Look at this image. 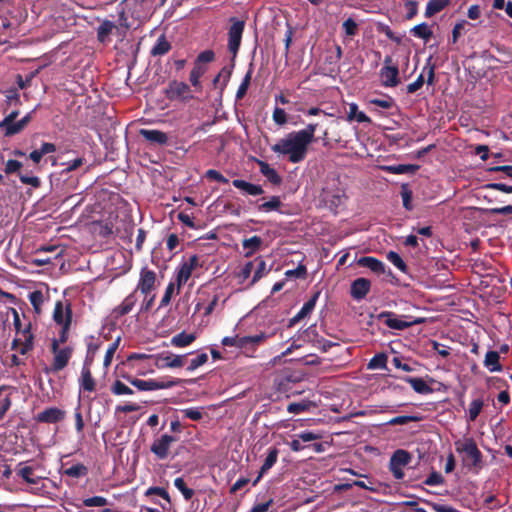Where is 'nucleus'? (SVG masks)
Masks as SVG:
<instances>
[{
    "label": "nucleus",
    "instance_id": "55",
    "mask_svg": "<svg viewBox=\"0 0 512 512\" xmlns=\"http://www.w3.org/2000/svg\"><path fill=\"white\" fill-rule=\"evenodd\" d=\"M86 507H103L108 504V500L102 496H94L83 500Z\"/></svg>",
    "mask_w": 512,
    "mask_h": 512
},
{
    "label": "nucleus",
    "instance_id": "60",
    "mask_svg": "<svg viewBox=\"0 0 512 512\" xmlns=\"http://www.w3.org/2000/svg\"><path fill=\"white\" fill-rule=\"evenodd\" d=\"M342 27L345 31V34L349 37H353L357 34L358 25L352 18L345 20L342 24Z\"/></svg>",
    "mask_w": 512,
    "mask_h": 512
},
{
    "label": "nucleus",
    "instance_id": "53",
    "mask_svg": "<svg viewBox=\"0 0 512 512\" xmlns=\"http://www.w3.org/2000/svg\"><path fill=\"white\" fill-rule=\"evenodd\" d=\"M120 343V337H118L110 346L108 347L105 357H104V366L105 368H108L112 362V359L114 357V354L119 346Z\"/></svg>",
    "mask_w": 512,
    "mask_h": 512
},
{
    "label": "nucleus",
    "instance_id": "1",
    "mask_svg": "<svg viewBox=\"0 0 512 512\" xmlns=\"http://www.w3.org/2000/svg\"><path fill=\"white\" fill-rule=\"evenodd\" d=\"M308 147L309 144L295 131L280 139L271 149L277 154L287 155L290 162L298 163L305 159Z\"/></svg>",
    "mask_w": 512,
    "mask_h": 512
},
{
    "label": "nucleus",
    "instance_id": "36",
    "mask_svg": "<svg viewBox=\"0 0 512 512\" xmlns=\"http://www.w3.org/2000/svg\"><path fill=\"white\" fill-rule=\"evenodd\" d=\"M347 119L348 121L356 120L358 123L370 122V118L364 112L359 111L355 103L349 104Z\"/></svg>",
    "mask_w": 512,
    "mask_h": 512
},
{
    "label": "nucleus",
    "instance_id": "8",
    "mask_svg": "<svg viewBox=\"0 0 512 512\" xmlns=\"http://www.w3.org/2000/svg\"><path fill=\"white\" fill-rule=\"evenodd\" d=\"M243 30L244 22L232 19V25L230 26L228 32V49L233 54V57H235L238 53Z\"/></svg>",
    "mask_w": 512,
    "mask_h": 512
},
{
    "label": "nucleus",
    "instance_id": "48",
    "mask_svg": "<svg viewBox=\"0 0 512 512\" xmlns=\"http://www.w3.org/2000/svg\"><path fill=\"white\" fill-rule=\"evenodd\" d=\"M382 169L392 174H406L413 172L415 170V167L413 165L399 164L384 166Z\"/></svg>",
    "mask_w": 512,
    "mask_h": 512
},
{
    "label": "nucleus",
    "instance_id": "44",
    "mask_svg": "<svg viewBox=\"0 0 512 512\" xmlns=\"http://www.w3.org/2000/svg\"><path fill=\"white\" fill-rule=\"evenodd\" d=\"M252 72L253 69L252 67H250L247 73L245 74L240 86L238 87V90L236 92V99H242L247 93L252 78Z\"/></svg>",
    "mask_w": 512,
    "mask_h": 512
},
{
    "label": "nucleus",
    "instance_id": "47",
    "mask_svg": "<svg viewBox=\"0 0 512 512\" xmlns=\"http://www.w3.org/2000/svg\"><path fill=\"white\" fill-rule=\"evenodd\" d=\"M111 392L114 394V395H117V396H121V395H132L133 394V390L127 386L126 384H124L123 382L119 381V380H116L112 385H111Z\"/></svg>",
    "mask_w": 512,
    "mask_h": 512
},
{
    "label": "nucleus",
    "instance_id": "18",
    "mask_svg": "<svg viewBox=\"0 0 512 512\" xmlns=\"http://www.w3.org/2000/svg\"><path fill=\"white\" fill-rule=\"evenodd\" d=\"M271 335L261 332L253 336H240V349L250 350L264 343Z\"/></svg>",
    "mask_w": 512,
    "mask_h": 512
},
{
    "label": "nucleus",
    "instance_id": "59",
    "mask_svg": "<svg viewBox=\"0 0 512 512\" xmlns=\"http://www.w3.org/2000/svg\"><path fill=\"white\" fill-rule=\"evenodd\" d=\"M181 412L184 414L185 417L194 421L201 420L203 417L202 408L198 407L186 408L183 409Z\"/></svg>",
    "mask_w": 512,
    "mask_h": 512
},
{
    "label": "nucleus",
    "instance_id": "42",
    "mask_svg": "<svg viewBox=\"0 0 512 512\" xmlns=\"http://www.w3.org/2000/svg\"><path fill=\"white\" fill-rule=\"evenodd\" d=\"M448 0H430L427 4L425 14L430 17L446 7Z\"/></svg>",
    "mask_w": 512,
    "mask_h": 512
},
{
    "label": "nucleus",
    "instance_id": "63",
    "mask_svg": "<svg viewBox=\"0 0 512 512\" xmlns=\"http://www.w3.org/2000/svg\"><path fill=\"white\" fill-rule=\"evenodd\" d=\"M214 57L215 54L212 50H205L197 56L194 64L204 65L205 63H210L214 60Z\"/></svg>",
    "mask_w": 512,
    "mask_h": 512
},
{
    "label": "nucleus",
    "instance_id": "7",
    "mask_svg": "<svg viewBox=\"0 0 512 512\" xmlns=\"http://www.w3.org/2000/svg\"><path fill=\"white\" fill-rule=\"evenodd\" d=\"M412 457L403 449L396 450L390 458L389 469L397 480L404 477V468L410 463Z\"/></svg>",
    "mask_w": 512,
    "mask_h": 512
},
{
    "label": "nucleus",
    "instance_id": "4",
    "mask_svg": "<svg viewBox=\"0 0 512 512\" xmlns=\"http://www.w3.org/2000/svg\"><path fill=\"white\" fill-rule=\"evenodd\" d=\"M34 471V467L29 466L26 463H19L16 467V474L27 484L31 485V488L26 491L35 495H43L46 492V487L42 482L44 478L41 476H34Z\"/></svg>",
    "mask_w": 512,
    "mask_h": 512
},
{
    "label": "nucleus",
    "instance_id": "17",
    "mask_svg": "<svg viewBox=\"0 0 512 512\" xmlns=\"http://www.w3.org/2000/svg\"><path fill=\"white\" fill-rule=\"evenodd\" d=\"M380 319H384V323L391 329L403 330L410 327L414 322L404 321L392 312H382L379 314Z\"/></svg>",
    "mask_w": 512,
    "mask_h": 512
},
{
    "label": "nucleus",
    "instance_id": "61",
    "mask_svg": "<svg viewBox=\"0 0 512 512\" xmlns=\"http://www.w3.org/2000/svg\"><path fill=\"white\" fill-rule=\"evenodd\" d=\"M255 268V262H248L244 265V267L241 269V271L238 274V277L240 279V282L243 283L246 279H248L254 271Z\"/></svg>",
    "mask_w": 512,
    "mask_h": 512
},
{
    "label": "nucleus",
    "instance_id": "22",
    "mask_svg": "<svg viewBox=\"0 0 512 512\" xmlns=\"http://www.w3.org/2000/svg\"><path fill=\"white\" fill-rule=\"evenodd\" d=\"M137 302V297L135 295V292L129 294L123 301L120 305H118L117 307H115L113 309V312L112 314L118 318V317H121V316H124L126 314H128L129 312H131V310L133 309V307L135 306Z\"/></svg>",
    "mask_w": 512,
    "mask_h": 512
},
{
    "label": "nucleus",
    "instance_id": "20",
    "mask_svg": "<svg viewBox=\"0 0 512 512\" xmlns=\"http://www.w3.org/2000/svg\"><path fill=\"white\" fill-rule=\"evenodd\" d=\"M140 135L153 144L164 145L168 141L166 133L155 129H141Z\"/></svg>",
    "mask_w": 512,
    "mask_h": 512
},
{
    "label": "nucleus",
    "instance_id": "15",
    "mask_svg": "<svg viewBox=\"0 0 512 512\" xmlns=\"http://www.w3.org/2000/svg\"><path fill=\"white\" fill-rule=\"evenodd\" d=\"M185 355H175L172 353H162L157 357L158 368H179L184 365Z\"/></svg>",
    "mask_w": 512,
    "mask_h": 512
},
{
    "label": "nucleus",
    "instance_id": "19",
    "mask_svg": "<svg viewBox=\"0 0 512 512\" xmlns=\"http://www.w3.org/2000/svg\"><path fill=\"white\" fill-rule=\"evenodd\" d=\"M33 337L29 332V327L25 328L20 337L14 340V347L18 350V352L22 355L26 354L33 347Z\"/></svg>",
    "mask_w": 512,
    "mask_h": 512
},
{
    "label": "nucleus",
    "instance_id": "24",
    "mask_svg": "<svg viewBox=\"0 0 512 512\" xmlns=\"http://www.w3.org/2000/svg\"><path fill=\"white\" fill-rule=\"evenodd\" d=\"M233 186L243 191L247 195L257 196L263 194V189L260 185H256L245 180L235 179L232 182Z\"/></svg>",
    "mask_w": 512,
    "mask_h": 512
},
{
    "label": "nucleus",
    "instance_id": "37",
    "mask_svg": "<svg viewBox=\"0 0 512 512\" xmlns=\"http://www.w3.org/2000/svg\"><path fill=\"white\" fill-rule=\"evenodd\" d=\"M322 197L323 200L331 207H339L343 204L345 199V195L340 191H337L335 194H331L328 190H324Z\"/></svg>",
    "mask_w": 512,
    "mask_h": 512
},
{
    "label": "nucleus",
    "instance_id": "9",
    "mask_svg": "<svg viewBox=\"0 0 512 512\" xmlns=\"http://www.w3.org/2000/svg\"><path fill=\"white\" fill-rule=\"evenodd\" d=\"M59 340L54 339L52 341V351L54 353V359L52 364V370L58 372L62 370L69 362L71 358L72 349L69 347L59 348Z\"/></svg>",
    "mask_w": 512,
    "mask_h": 512
},
{
    "label": "nucleus",
    "instance_id": "25",
    "mask_svg": "<svg viewBox=\"0 0 512 512\" xmlns=\"http://www.w3.org/2000/svg\"><path fill=\"white\" fill-rule=\"evenodd\" d=\"M33 113H34V111H31L28 114H26L19 121H17V122L14 121L13 123H11L7 127H5L3 129L4 132H5V135L6 136H12V135H15V134H18L19 132H21L29 124V122L32 120Z\"/></svg>",
    "mask_w": 512,
    "mask_h": 512
},
{
    "label": "nucleus",
    "instance_id": "56",
    "mask_svg": "<svg viewBox=\"0 0 512 512\" xmlns=\"http://www.w3.org/2000/svg\"><path fill=\"white\" fill-rule=\"evenodd\" d=\"M11 406L10 397L0 389V420L4 417Z\"/></svg>",
    "mask_w": 512,
    "mask_h": 512
},
{
    "label": "nucleus",
    "instance_id": "30",
    "mask_svg": "<svg viewBox=\"0 0 512 512\" xmlns=\"http://www.w3.org/2000/svg\"><path fill=\"white\" fill-rule=\"evenodd\" d=\"M196 339L195 334H188L185 332H181L179 334L174 335L171 338V345L178 348H183L189 346Z\"/></svg>",
    "mask_w": 512,
    "mask_h": 512
},
{
    "label": "nucleus",
    "instance_id": "45",
    "mask_svg": "<svg viewBox=\"0 0 512 512\" xmlns=\"http://www.w3.org/2000/svg\"><path fill=\"white\" fill-rule=\"evenodd\" d=\"M29 300L35 312L40 313L41 307L45 301L44 294L39 290L33 291L29 294Z\"/></svg>",
    "mask_w": 512,
    "mask_h": 512
},
{
    "label": "nucleus",
    "instance_id": "27",
    "mask_svg": "<svg viewBox=\"0 0 512 512\" xmlns=\"http://www.w3.org/2000/svg\"><path fill=\"white\" fill-rule=\"evenodd\" d=\"M151 359V356L146 354H133L129 357V361L133 365V369L137 371L139 375H146L147 373L154 372L153 367H139L138 363Z\"/></svg>",
    "mask_w": 512,
    "mask_h": 512
},
{
    "label": "nucleus",
    "instance_id": "38",
    "mask_svg": "<svg viewBox=\"0 0 512 512\" xmlns=\"http://www.w3.org/2000/svg\"><path fill=\"white\" fill-rule=\"evenodd\" d=\"M206 67L204 65L194 64V67L190 73V82L198 90H201L202 86L200 78L205 74Z\"/></svg>",
    "mask_w": 512,
    "mask_h": 512
},
{
    "label": "nucleus",
    "instance_id": "34",
    "mask_svg": "<svg viewBox=\"0 0 512 512\" xmlns=\"http://www.w3.org/2000/svg\"><path fill=\"white\" fill-rule=\"evenodd\" d=\"M171 45L164 35L160 36L153 48L151 49V55L162 56L169 52Z\"/></svg>",
    "mask_w": 512,
    "mask_h": 512
},
{
    "label": "nucleus",
    "instance_id": "29",
    "mask_svg": "<svg viewBox=\"0 0 512 512\" xmlns=\"http://www.w3.org/2000/svg\"><path fill=\"white\" fill-rule=\"evenodd\" d=\"M56 146L53 143L45 142L41 145L40 149L34 150L29 154V158L38 164L44 155L54 153Z\"/></svg>",
    "mask_w": 512,
    "mask_h": 512
},
{
    "label": "nucleus",
    "instance_id": "10",
    "mask_svg": "<svg viewBox=\"0 0 512 512\" xmlns=\"http://www.w3.org/2000/svg\"><path fill=\"white\" fill-rule=\"evenodd\" d=\"M392 59L387 56L384 60V67L380 71L381 83L385 87H395L399 83L398 67L391 65Z\"/></svg>",
    "mask_w": 512,
    "mask_h": 512
},
{
    "label": "nucleus",
    "instance_id": "62",
    "mask_svg": "<svg viewBox=\"0 0 512 512\" xmlns=\"http://www.w3.org/2000/svg\"><path fill=\"white\" fill-rule=\"evenodd\" d=\"M175 289H177L176 282H171L168 284L164 296L161 299L160 307L167 306L170 303V300L172 298L173 293L175 292Z\"/></svg>",
    "mask_w": 512,
    "mask_h": 512
},
{
    "label": "nucleus",
    "instance_id": "41",
    "mask_svg": "<svg viewBox=\"0 0 512 512\" xmlns=\"http://www.w3.org/2000/svg\"><path fill=\"white\" fill-rule=\"evenodd\" d=\"M115 25L111 21H104L97 29V38L100 42L104 43L107 41L109 35L112 33Z\"/></svg>",
    "mask_w": 512,
    "mask_h": 512
},
{
    "label": "nucleus",
    "instance_id": "26",
    "mask_svg": "<svg viewBox=\"0 0 512 512\" xmlns=\"http://www.w3.org/2000/svg\"><path fill=\"white\" fill-rule=\"evenodd\" d=\"M358 263L360 266L366 267L376 274L380 275L385 273L384 263L374 257H362L359 259Z\"/></svg>",
    "mask_w": 512,
    "mask_h": 512
},
{
    "label": "nucleus",
    "instance_id": "58",
    "mask_svg": "<svg viewBox=\"0 0 512 512\" xmlns=\"http://www.w3.org/2000/svg\"><path fill=\"white\" fill-rule=\"evenodd\" d=\"M400 194H401L403 206L407 210H411L412 209V204H411L412 191L408 188L407 185H402Z\"/></svg>",
    "mask_w": 512,
    "mask_h": 512
},
{
    "label": "nucleus",
    "instance_id": "40",
    "mask_svg": "<svg viewBox=\"0 0 512 512\" xmlns=\"http://www.w3.org/2000/svg\"><path fill=\"white\" fill-rule=\"evenodd\" d=\"M254 262L255 268L253 271L252 280L249 283L250 286L259 281L268 272L266 262L264 260L257 258Z\"/></svg>",
    "mask_w": 512,
    "mask_h": 512
},
{
    "label": "nucleus",
    "instance_id": "51",
    "mask_svg": "<svg viewBox=\"0 0 512 512\" xmlns=\"http://www.w3.org/2000/svg\"><path fill=\"white\" fill-rule=\"evenodd\" d=\"M387 356L383 353L376 354L368 363L369 369L386 368Z\"/></svg>",
    "mask_w": 512,
    "mask_h": 512
},
{
    "label": "nucleus",
    "instance_id": "35",
    "mask_svg": "<svg viewBox=\"0 0 512 512\" xmlns=\"http://www.w3.org/2000/svg\"><path fill=\"white\" fill-rule=\"evenodd\" d=\"M260 172L273 184H279L281 182V178L276 172V170L270 167L269 164L259 161Z\"/></svg>",
    "mask_w": 512,
    "mask_h": 512
},
{
    "label": "nucleus",
    "instance_id": "12",
    "mask_svg": "<svg viewBox=\"0 0 512 512\" xmlns=\"http://www.w3.org/2000/svg\"><path fill=\"white\" fill-rule=\"evenodd\" d=\"M137 289L142 294L148 296L153 290L156 289V274L154 271L147 268H143L140 272V279L137 285Z\"/></svg>",
    "mask_w": 512,
    "mask_h": 512
},
{
    "label": "nucleus",
    "instance_id": "52",
    "mask_svg": "<svg viewBox=\"0 0 512 512\" xmlns=\"http://www.w3.org/2000/svg\"><path fill=\"white\" fill-rule=\"evenodd\" d=\"M483 408V401L480 399L473 400L469 405V419L470 421L476 420Z\"/></svg>",
    "mask_w": 512,
    "mask_h": 512
},
{
    "label": "nucleus",
    "instance_id": "64",
    "mask_svg": "<svg viewBox=\"0 0 512 512\" xmlns=\"http://www.w3.org/2000/svg\"><path fill=\"white\" fill-rule=\"evenodd\" d=\"M273 120L278 125H284L287 122V115L284 109L276 107L273 111Z\"/></svg>",
    "mask_w": 512,
    "mask_h": 512
},
{
    "label": "nucleus",
    "instance_id": "50",
    "mask_svg": "<svg viewBox=\"0 0 512 512\" xmlns=\"http://www.w3.org/2000/svg\"><path fill=\"white\" fill-rule=\"evenodd\" d=\"M317 124H308L305 129L296 131L310 145L314 141Z\"/></svg>",
    "mask_w": 512,
    "mask_h": 512
},
{
    "label": "nucleus",
    "instance_id": "2",
    "mask_svg": "<svg viewBox=\"0 0 512 512\" xmlns=\"http://www.w3.org/2000/svg\"><path fill=\"white\" fill-rule=\"evenodd\" d=\"M456 452L461 456L465 467L479 470L483 466L482 453L471 437L458 439L454 443Z\"/></svg>",
    "mask_w": 512,
    "mask_h": 512
},
{
    "label": "nucleus",
    "instance_id": "39",
    "mask_svg": "<svg viewBox=\"0 0 512 512\" xmlns=\"http://www.w3.org/2000/svg\"><path fill=\"white\" fill-rule=\"evenodd\" d=\"M262 239L259 236H253L251 238L243 240V248L247 250L245 253L246 257L251 256L253 253H255L261 246Z\"/></svg>",
    "mask_w": 512,
    "mask_h": 512
},
{
    "label": "nucleus",
    "instance_id": "31",
    "mask_svg": "<svg viewBox=\"0 0 512 512\" xmlns=\"http://www.w3.org/2000/svg\"><path fill=\"white\" fill-rule=\"evenodd\" d=\"M281 206L282 202L280 200V197L272 196L268 200L258 204L257 209L259 212L269 213L272 211H278Z\"/></svg>",
    "mask_w": 512,
    "mask_h": 512
},
{
    "label": "nucleus",
    "instance_id": "57",
    "mask_svg": "<svg viewBox=\"0 0 512 512\" xmlns=\"http://www.w3.org/2000/svg\"><path fill=\"white\" fill-rule=\"evenodd\" d=\"M208 361V355L206 353H200L195 358L191 359L188 366L189 371H194L200 366L204 365Z\"/></svg>",
    "mask_w": 512,
    "mask_h": 512
},
{
    "label": "nucleus",
    "instance_id": "54",
    "mask_svg": "<svg viewBox=\"0 0 512 512\" xmlns=\"http://www.w3.org/2000/svg\"><path fill=\"white\" fill-rule=\"evenodd\" d=\"M387 259L395 266L397 267L400 271L404 272L406 271V264L404 263V261L402 260V258L400 257V255L394 251H389L387 253Z\"/></svg>",
    "mask_w": 512,
    "mask_h": 512
},
{
    "label": "nucleus",
    "instance_id": "13",
    "mask_svg": "<svg viewBox=\"0 0 512 512\" xmlns=\"http://www.w3.org/2000/svg\"><path fill=\"white\" fill-rule=\"evenodd\" d=\"M166 94L169 99L189 100L192 98L190 87L179 81H172L166 90Z\"/></svg>",
    "mask_w": 512,
    "mask_h": 512
},
{
    "label": "nucleus",
    "instance_id": "43",
    "mask_svg": "<svg viewBox=\"0 0 512 512\" xmlns=\"http://www.w3.org/2000/svg\"><path fill=\"white\" fill-rule=\"evenodd\" d=\"M312 405H313L312 402L309 400H303L301 402H294V403H290L287 406V411L291 414H300L302 412L308 411Z\"/></svg>",
    "mask_w": 512,
    "mask_h": 512
},
{
    "label": "nucleus",
    "instance_id": "11",
    "mask_svg": "<svg viewBox=\"0 0 512 512\" xmlns=\"http://www.w3.org/2000/svg\"><path fill=\"white\" fill-rule=\"evenodd\" d=\"M176 441V437L172 435H161L159 438L153 441L150 450L157 456V458L166 459L169 454L171 445Z\"/></svg>",
    "mask_w": 512,
    "mask_h": 512
},
{
    "label": "nucleus",
    "instance_id": "21",
    "mask_svg": "<svg viewBox=\"0 0 512 512\" xmlns=\"http://www.w3.org/2000/svg\"><path fill=\"white\" fill-rule=\"evenodd\" d=\"M79 382H80L81 389H83L85 391L92 392L96 388V382H95L94 378L92 377L90 367L88 364V360H86L84 366L82 367L81 377H80Z\"/></svg>",
    "mask_w": 512,
    "mask_h": 512
},
{
    "label": "nucleus",
    "instance_id": "6",
    "mask_svg": "<svg viewBox=\"0 0 512 512\" xmlns=\"http://www.w3.org/2000/svg\"><path fill=\"white\" fill-rule=\"evenodd\" d=\"M199 266V258L197 255H191L184 259L176 270L175 282L177 292L191 278L193 271Z\"/></svg>",
    "mask_w": 512,
    "mask_h": 512
},
{
    "label": "nucleus",
    "instance_id": "14",
    "mask_svg": "<svg viewBox=\"0 0 512 512\" xmlns=\"http://www.w3.org/2000/svg\"><path fill=\"white\" fill-rule=\"evenodd\" d=\"M65 417V411L57 407H50L35 416V420L40 423L54 424L62 421Z\"/></svg>",
    "mask_w": 512,
    "mask_h": 512
},
{
    "label": "nucleus",
    "instance_id": "16",
    "mask_svg": "<svg viewBox=\"0 0 512 512\" xmlns=\"http://www.w3.org/2000/svg\"><path fill=\"white\" fill-rule=\"evenodd\" d=\"M371 282L366 278H357L351 284V296L355 300L363 299L370 291Z\"/></svg>",
    "mask_w": 512,
    "mask_h": 512
},
{
    "label": "nucleus",
    "instance_id": "46",
    "mask_svg": "<svg viewBox=\"0 0 512 512\" xmlns=\"http://www.w3.org/2000/svg\"><path fill=\"white\" fill-rule=\"evenodd\" d=\"M412 34L415 37L428 40L432 36V31L429 28V26L425 23L419 24L412 28L411 30Z\"/></svg>",
    "mask_w": 512,
    "mask_h": 512
},
{
    "label": "nucleus",
    "instance_id": "33",
    "mask_svg": "<svg viewBox=\"0 0 512 512\" xmlns=\"http://www.w3.org/2000/svg\"><path fill=\"white\" fill-rule=\"evenodd\" d=\"M499 353L496 351H488L485 355L484 365L491 372H496L501 370V365L499 364Z\"/></svg>",
    "mask_w": 512,
    "mask_h": 512
},
{
    "label": "nucleus",
    "instance_id": "3",
    "mask_svg": "<svg viewBox=\"0 0 512 512\" xmlns=\"http://www.w3.org/2000/svg\"><path fill=\"white\" fill-rule=\"evenodd\" d=\"M72 311L68 301H57L53 311V320L61 327L60 342L67 340V332L71 324Z\"/></svg>",
    "mask_w": 512,
    "mask_h": 512
},
{
    "label": "nucleus",
    "instance_id": "49",
    "mask_svg": "<svg viewBox=\"0 0 512 512\" xmlns=\"http://www.w3.org/2000/svg\"><path fill=\"white\" fill-rule=\"evenodd\" d=\"M175 487L182 493L186 500H190L194 491L186 486V483L182 477H178L174 480Z\"/></svg>",
    "mask_w": 512,
    "mask_h": 512
},
{
    "label": "nucleus",
    "instance_id": "23",
    "mask_svg": "<svg viewBox=\"0 0 512 512\" xmlns=\"http://www.w3.org/2000/svg\"><path fill=\"white\" fill-rule=\"evenodd\" d=\"M278 453H279V451L275 447L270 448L268 450V454H267V456L264 460V463L260 469L258 477L253 482V485H256L259 482V480L261 479V477L274 466V464L277 462Z\"/></svg>",
    "mask_w": 512,
    "mask_h": 512
},
{
    "label": "nucleus",
    "instance_id": "5",
    "mask_svg": "<svg viewBox=\"0 0 512 512\" xmlns=\"http://www.w3.org/2000/svg\"><path fill=\"white\" fill-rule=\"evenodd\" d=\"M130 383L139 389L140 391H154V390H160V389H168L174 386H177L180 384V379H173L170 377H166L162 380H141V379H134L129 378Z\"/></svg>",
    "mask_w": 512,
    "mask_h": 512
},
{
    "label": "nucleus",
    "instance_id": "32",
    "mask_svg": "<svg viewBox=\"0 0 512 512\" xmlns=\"http://www.w3.org/2000/svg\"><path fill=\"white\" fill-rule=\"evenodd\" d=\"M404 380L411 385L415 392L420 394H428L432 392L431 387L422 378L406 377Z\"/></svg>",
    "mask_w": 512,
    "mask_h": 512
},
{
    "label": "nucleus",
    "instance_id": "28",
    "mask_svg": "<svg viewBox=\"0 0 512 512\" xmlns=\"http://www.w3.org/2000/svg\"><path fill=\"white\" fill-rule=\"evenodd\" d=\"M61 473L62 475L68 476L70 478L79 479L85 477L88 474V468L82 463H77L63 469Z\"/></svg>",
    "mask_w": 512,
    "mask_h": 512
}]
</instances>
